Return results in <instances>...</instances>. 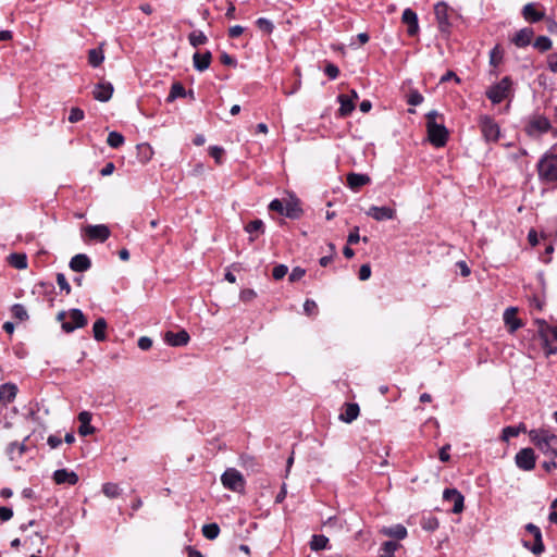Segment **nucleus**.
Listing matches in <instances>:
<instances>
[{"label": "nucleus", "mask_w": 557, "mask_h": 557, "mask_svg": "<svg viewBox=\"0 0 557 557\" xmlns=\"http://www.w3.org/2000/svg\"><path fill=\"white\" fill-rule=\"evenodd\" d=\"M185 96V88L181 83H174L171 87L170 94L168 96V101L171 102L176 98H181Z\"/></svg>", "instance_id": "58836bf2"}, {"label": "nucleus", "mask_w": 557, "mask_h": 557, "mask_svg": "<svg viewBox=\"0 0 557 557\" xmlns=\"http://www.w3.org/2000/svg\"><path fill=\"white\" fill-rule=\"evenodd\" d=\"M13 517V510L8 507L0 506V520L8 521Z\"/></svg>", "instance_id": "052dcab7"}, {"label": "nucleus", "mask_w": 557, "mask_h": 557, "mask_svg": "<svg viewBox=\"0 0 557 557\" xmlns=\"http://www.w3.org/2000/svg\"><path fill=\"white\" fill-rule=\"evenodd\" d=\"M327 543H329V539L326 536L321 535V534H315L312 536V539L310 541V548L312 550H321V549L326 548Z\"/></svg>", "instance_id": "f704fd0d"}, {"label": "nucleus", "mask_w": 557, "mask_h": 557, "mask_svg": "<svg viewBox=\"0 0 557 557\" xmlns=\"http://www.w3.org/2000/svg\"><path fill=\"white\" fill-rule=\"evenodd\" d=\"M324 73L331 79H335L339 75V69L335 64H333V63H327L325 69H324Z\"/></svg>", "instance_id": "6e6d98bb"}, {"label": "nucleus", "mask_w": 557, "mask_h": 557, "mask_svg": "<svg viewBox=\"0 0 557 557\" xmlns=\"http://www.w3.org/2000/svg\"><path fill=\"white\" fill-rule=\"evenodd\" d=\"M338 101L341 103L338 111L342 116H347L354 111L355 103L352 102V99H350L348 96L339 95Z\"/></svg>", "instance_id": "2f4dec72"}, {"label": "nucleus", "mask_w": 557, "mask_h": 557, "mask_svg": "<svg viewBox=\"0 0 557 557\" xmlns=\"http://www.w3.org/2000/svg\"><path fill=\"white\" fill-rule=\"evenodd\" d=\"M57 320L61 322L62 329L66 333L84 327L87 324V319L79 309H72L69 312L60 311Z\"/></svg>", "instance_id": "7ed1b4c3"}, {"label": "nucleus", "mask_w": 557, "mask_h": 557, "mask_svg": "<svg viewBox=\"0 0 557 557\" xmlns=\"http://www.w3.org/2000/svg\"><path fill=\"white\" fill-rule=\"evenodd\" d=\"M525 530L531 533L534 537V544L532 547H530V549L539 555L541 553L544 552V544H543V541H542V533H541V530L539 527H536L535 524L533 523H528L525 525Z\"/></svg>", "instance_id": "a211bd4d"}, {"label": "nucleus", "mask_w": 557, "mask_h": 557, "mask_svg": "<svg viewBox=\"0 0 557 557\" xmlns=\"http://www.w3.org/2000/svg\"><path fill=\"white\" fill-rule=\"evenodd\" d=\"M444 500L453 502V512L459 513L463 510V496L455 488H446L443 493Z\"/></svg>", "instance_id": "2eb2a0df"}, {"label": "nucleus", "mask_w": 557, "mask_h": 557, "mask_svg": "<svg viewBox=\"0 0 557 557\" xmlns=\"http://www.w3.org/2000/svg\"><path fill=\"white\" fill-rule=\"evenodd\" d=\"M57 283H58L59 287L61 288V290H64L66 295H69L71 293V286L63 273L57 274Z\"/></svg>", "instance_id": "3c124183"}, {"label": "nucleus", "mask_w": 557, "mask_h": 557, "mask_svg": "<svg viewBox=\"0 0 557 557\" xmlns=\"http://www.w3.org/2000/svg\"><path fill=\"white\" fill-rule=\"evenodd\" d=\"M53 480L57 484L75 485L78 482V475L67 469H59L53 473Z\"/></svg>", "instance_id": "f3484780"}, {"label": "nucleus", "mask_w": 557, "mask_h": 557, "mask_svg": "<svg viewBox=\"0 0 557 557\" xmlns=\"http://www.w3.org/2000/svg\"><path fill=\"white\" fill-rule=\"evenodd\" d=\"M91 267L90 259L84 255L78 253L74 256L70 261V268L75 272H85Z\"/></svg>", "instance_id": "b1692460"}, {"label": "nucleus", "mask_w": 557, "mask_h": 557, "mask_svg": "<svg viewBox=\"0 0 557 557\" xmlns=\"http://www.w3.org/2000/svg\"><path fill=\"white\" fill-rule=\"evenodd\" d=\"M371 178L367 174L349 173L347 175V185L352 190H358L364 185H368Z\"/></svg>", "instance_id": "393cba45"}, {"label": "nucleus", "mask_w": 557, "mask_h": 557, "mask_svg": "<svg viewBox=\"0 0 557 557\" xmlns=\"http://www.w3.org/2000/svg\"><path fill=\"white\" fill-rule=\"evenodd\" d=\"M189 338H190L189 334L185 330H182L177 333L169 331L164 335L165 342L169 345L174 346V347L187 345L189 342Z\"/></svg>", "instance_id": "dca6fc26"}, {"label": "nucleus", "mask_w": 557, "mask_h": 557, "mask_svg": "<svg viewBox=\"0 0 557 557\" xmlns=\"http://www.w3.org/2000/svg\"><path fill=\"white\" fill-rule=\"evenodd\" d=\"M371 276V268L369 264H362L359 269V278L366 281Z\"/></svg>", "instance_id": "bf43d9fd"}, {"label": "nucleus", "mask_w": 557, "mask_h": 557, "mask_svg": "<svg viewBox=\"0 0 557 557\" xmlns=\"http://www.w3.org/2000/svg\"><path fill=\"white\" fill-rule=\"evenodd\" d=\"M202 534L208 540H215L220 534V528L216 523H209L202 527Z\"/></svg>", "instance_id": "e433bc0d"}, {"label": "nucleus", "mask_w": 557, "mask_h": 557, "mask_svg": "<svg viewBox=\"0 0 557 557\" xmlns=\"http://www.w3.org/2000/svg\"><path fill=\"white\" fill-rule=\"evenodd\" d=\"M552 47V40L546 36H540L534 41V48L539 49L540 51H547Z\"/></svg>", "instance_id": "37998d69"}, {"label": "nucleus", "mask_w": 557, "mask_h": 557, "mask_svg": "<svg viewBox=\"0 0 557 557\" xmlns=\"http://www.w3.org/2000/svg\"><path fill=\"white\" fill-rule=\"evenodd\" d=\"M512 88L510 77L505 76L499 83L491 86L486 91V97L494 103H500L509 97Z\"/></svg>", "instance_id": "39448f33"}, {"label": "nucleus", "mask_w": 557, "mask_h": 557, "mask_svg": "<svg viewBox=\"0 0 557 557\" xmlns=\"http://www.w3.org/2000/svg\"><path fill=\"white\" fill-rule=\"evenodd\" d=\"M112 94H113V86L110 83H99L98 85H96V87L92 91L94 98L101 102H106V101L110 100L112 97Z\"/></svg>", "instance_id": "412c9836"}, {"label": "nucleus", "mask_w": 557, "mask_h": 557, "mask_svg": "<svg viewBox=\"0 0 557 557\" xmlns=\"http://www.w3.org/2000/svg\"><path fill=\"white\" fill-rule=\"evenodd\" d=\"M211 60H212V54L210 51H206L203 53L196 52L193 55L194 67L199 72H203V71L208 70L211 64Z\"/></svg>", "instance_id": "5701e85b"}, {"label": "nucleus", "mask_w": 557, "mask_h": 557, "mask_svg": "<svg viewBox=\"0 0 557 557\" xmlns=\"http://www.w3.org/2000/svg\"><path fill=\"white\" fill-rule=\"evenodd\" d=\"M269 209H270L271 211H275V212H278V213H281V214H284V212H285V211H284V209H285V205H284L281 200H278V199H274V200H272V201L270 202V205H269Z\"/></svg>", "instance_id": "4d7b16f0"}, {"label": "nucleus", "mask_w": 557, "mask_h": 557, "mask_svg": "<svg viewBox=\"0 0 557 557\" xmlns=\"http://www.w3.org/2000/svg\"><path fill=\"white\" fill-rule=\"evenodd\" d=\"M503 60V51L499 46H495L490 52V63L493 66H497L500 64Z\"/></svg>", "instance_id": "79ce46f5"}, {"label": "nucleus", "mask_w": 557, "mask_h": 557, "mask_svg": "<svg viewBox=\"0 0 557 557\" xmlns=\"http://www.w3.org/2000/svg\"><path fill=\"white\" fill-rule=\"evenodd\" d=\"M523 18L529 23H536L545 17L544 7L540 3H527L521 11Z\"/></svg>", "instance_id": "9d476101"}, {"label": "nucleus", "mask_w": 557, "mask_h": 557, "mask_svg": "<svg viewBox=\"0 0 557 557\" xmlns=\"http://www.w3.org/2000/svg\"><path fill=\"white\" fill-rule=\"evenodd\" d=\"M189 44L193 47L205 45L208 41L207 36L201 30H194L188 35Z\"/></svg>", "instance_id": "c9c22d12"}, {"label": "nucleus", "mask_w": 557, "mask_h": 557, "mask_svg": "<svg viewBox=\"0 0 557 557\" xmlns=\"http://www.w3.org/2000/svg\"><path fill=\"white\" fill-rule=\"evenodd\" d=\"M91 418L92 416L89 411H82L78 413V421L81 423L78 434L81 436H87L95 433L96 429L90 425Z\"/></svg>", "instance_id": "6ab92c4d"}, {"label": "nucleus", "mask_w": 557, "mask_h": 557, "mask_svg": "<svg viewBox=\"0 0 557 557\" xmlns=\"http://www.w3.org/2000/svg\"><path fill=\"white\" fill-rule=\"evenodd\" d=\"M220 60H221L222 64H224V65H228V66L236 65V60L233 57H231L230 54H227L226 52L221 54Z\"/></svg>", "instance_id": "0e129e2a"}, {"label": "nucleus", "mask_w": 557, "mask_h": 557, "mask_svg": "<svg viewBox=\"0 0 557 557\" xmlns=\"http://www.w3.org/2000/svg\"><path fill=\"white\" fill-rule=\"evenodd\" d=\"M360 240L359 227H355L348 235L347 242L349 245L357 244Z\"/></svg>", "instance_id": "680f3d73"}, {"label": "nucleus", "mask_w": 557, "mask_h": 557, "mask_svg": "<svg viewBox=\"0 0 557 557\" xmlns=\"http://www.w3.org/2000/svg\"><path fill=\"white\" fill-rule=\"evenodd\" d=\"M17 394V387L14 384L5 383L0 386V400L9 404L14 400Z\"/></svg>", "instance_id": "cd10ccee"}, {"label": "nucleus", "mask_w": 557, "mask_h": 557, "mask_svg": "<svg viewBox=\"0 0 557 557\" xmlns=\"http://www.w3.org/2000/svg\"><path fill=\"white\" fill-rule=\"evenodd\" d=\"M152 346V341L149 337L143 336L138 339V347L143 350H148Z\"/></svg>", "instance_id": "69168bd1"}, {"label": "nucleus", "mask_w": 557, "mask_h": 557, "mask_svg": "<svg viewBox=\"0 0 557 557\" xmlns=\"http://www.w3.org/2000/svg\"><path fill=\"white\" fill-rule=\"evenodd\" d=\"M258 28L267 34H270L272 33L273 28H274V25L273 23L265 18V17H260L257 20L256 22Z\"/></svg>", "instance_id": "49530a36"}, {"label": "nucleus", "mask_w": 557, "mask_h": 557, "mask_svg": "<svg viewBox=\"0 0 557 557\" xmlns=\"http://www.w3.org/2000/svg\"><path fill=\"white\" fill-rule=\"evenodd\" d=\"M380 532L385 536L395 537L397 540H404L407 536V529L403 524L384 527Z\"/></svg>", "instance_id": "bb28decb"}, {"label": "nucleus", "mask_w": 557, "mask_h": 557, "mask_svg": "<svg viewBox=\"0 0 557 557\" xmlns=\"http://www.w3.org/2000/svg\"><path fill=\"white\" fill-rule=\"evenodd\" d=\"M534 32L530 27H524L516 33L511 41L519 48L525 47L531 42Z\"/></svg>", "instance_id": "a878e982"}, {"label": "nucleus", "mask_w": 557, "mask_h": 557, "mask_svg": "<svg viewBox=\"0 0 557 557\" xmlns=\"http://www.w3.org/2000/svg\"><path fill=\"white\" fill-rule=\"evenodd\" d=\"M516 465L523 471H531L535 467V453L532 448H522L515 456Z\"/></svg>", "instance_id": "6e6552de"}, {"label": "nucleus", "mask_w": 557, "mask_h": 557, "mask_svg": "<svg viewBox=\"0 0 557 557\" xmlns=\"http://www.w3.org/2000/svg\"><path fill=\"white\" fill-rule=\"evenodd\" d=\"M401 21L407 25V33L409 36H414L419 32L418 16L411 9H406L403 12Z\"/></svg>", "instance_id": "4468645a"}, {"label": "nucleus", "mask_w": 557, "mask_h": 557, "mask_svg": "<svg viewBox=\"0 0 557 557\" xmlns=\"http://www.w3.org/2000/svg\"><path fill=\"white\" fill-rule=\"evenodd\" d=\"M530 441L546 457L550 459L557 458V435L546 429H533L528 432Z\"/></svg>", "instance_id": "f257e3e1"}, {"label": "nucleus", "mask_w": 557, "mask_h": 557, "mask_svg": "<svg viewBox=\"0 0 557 557\" xmlns=\"http://www.w3.org/2000/svg\"><path fill=\"white\" fill-rule=\"evenodd\" d=\"M288 272V268L285 264H278L273 268L272 276L274 280H282Z\"/></svg>", "instance_id": "8fccbe9b"}, {"label": "nucleus", "mask_w": 557, "mask_h": 557, "mask_svg": "<svg viewBox=\"0 0 557 557\" xmlns=\"http://www.w3.org/2000/svg\"><path fill=\"white\" fill-rule=\"evenodd\" d=\"M438 113L433 110L426 114L428 137L435 147H443L448 139V131L442 123H437Z\"/></svg>", "instance_id": "f03ea898"}, {"label": "nucleus", "mask_w": 557, "mask_h": 557, "mask_svg": "<svg viewBox=\"0 0 557 557\" xmlns=\"http://www.w3.org/2000/svg\"><path fill=\"white\" fill-rule=\"evenodd\" d=\"M480 127L487 141L498 140L500 134L499 126L492 117L487 115L482 116L480 119Z\"/></svg>", "instance_id": "1a4fd4ad"}, {"label": "nucleus", "mask_w": 557, "mask_h": 557, "mask_svg": "<svg viewBox=\"0 0 557 557\" xmlns=\"http://www.w3.org/2000/svg\"><path fill=\"white\" fill-rule=\"evenodd\" d=\"M209 153L215 160L216 163H221L222 157L224 154V149L218 146H212L209 148Z\"/></svg>", "instance_id": "5fc2aeb1"}, {"label": "nucleus", "mask_w": 557, "mask_h": 557, "mask_svg": "<svg viewBox=\"0 0 557 557\" xmlns=\"http://www.w3.org/2000/svg\"><path fill=\"white\" fill-rule=\"evenodd\" d=\"M539 176L546 182H557V154H545L537 164Z\"/></svg>", "instance_id": "20e7f679"}, {"label": "nucleus", "mask_w": 557, "mask_h": 557, "mask_svg": "<svg viewBox=\"0 0 557 557\" xmlns=\"http://www.w3.org/2000/svg\"><path fill=\"white\" fill-rule=\"evenodd\" d=\"M434 13L441 28L448 25V8L445 3H437Z\"/></svg>", "instance_id": "c756f323"}, {"label": "nucleus", "mask_w": 557, "mask_h": 557, "mask_svg": "<svg viewBox=\"0 0 557 557\" xmlns=\"http://www.w3.org/2000/svg\"><path fill=\"white\" fill-rule=\"evenodd\" d=\"M504 322L508 326L510 333L516 332L522 326L521 320L517 318V309L512 307L505 310Z\"/></svg>", "instance_id": "4be33fe9"}, {"label": "nucleus", "mask_w": 557, "mask_h": 557, "mask_svg": "<svg viewBox=\"0 0 557 557\" xmlns=\"http://www.w3.org/2000/svg\"><path fill=\"white\" fill-rule=\"evenodd\" d=\"M520 433H527V426L524 423H519L518 425H509L503 429L502 440L508 442L510 437H516Z\"/></svg>", "instance_id": "c85d7f7f"}, {"label": "nucleus", "mask_w": 557, "mask_h": 557, "mask_svg": "<svg viewBox=\"0 0 557 557\" xmlns=\"http://www.w3.org/2000/svg\"><path fill=\"white\" fill-rule=\"evenodd\" d=\"M539 333L543 341L546 355L555 354L557 351V327L549 326L545 322H542Z\"/></svg>", "instance_id": "423d86ee"}, {"label": "nucleus", "mask_w": 557, "mask_h": 557, "mask_svg": "<svg viewBox=\"0 0 557 557\" xmlns=\"http://www.w3.org/2000/svg\"><path fill=\"white\" fill-rule=\"evenodd\" d=\"M8 262L11 267L18 269V270H24L27 268V257L25 253H17V252L11 253L8 257Z\"/></svg>", "instance_id": "7c9ffc66"}, {"label": "nucleus", "mask_w": 557, "mask_h": 557, "mask_svg": "<svg viewBox=\"0 0 557 557\" xmlns=\"http://www.w3.org/2000/svg\"><path fill=\"white\" fill-rule=\"evenodd\" d=\"M221 481L225 488H228L233 492H240L245 485L242 473L234 468L227 469L222 474Z\"/></svg>", "instance_id": "0eeeda50"}, {"label": "nucleus", "mask_w": 557, "mask_h": 557, "mask_svg": "<svg viewBox=\"0 0 557 557\" xmlns=\"http://www.w3.org/2000/svg\"><path fill=\"white\" fill-rule=\"evenodd\" d=\"M304 311L308 315H314L318 312V306L314 300L307 299L304 304Z\"/></svg>", "instance_id": "864d4df0"}, {"label": "nucleus", "mask_w": 557, "mask_h": 557, "mask_svg": "<svg viewBox=\"0 0 557 557\" xmlns=\"http://www.w3.org/2000/svg\"><path fill=\"white\" fill-rule=\"evenodd\" d=\"M12 313L16 319L21 321L26 320L28 318L26 309L24 308V306L20 304H16L12 307Z\"/></svg>", "instance_id": "09e8293b"}, {"label": "nucleus", "mask_w": 557, "mask_h": 557, "mask_svg": "<svg viewBox=\"0 0 557 557\" xmlns=\"http://www.w3.org/2000/svg\"><path fill=\"white\" fill-rule=\"evenodd\" d=\"M245 231L250 235L253 233H263V222L261 220H253L245 226Z\"/></svg>", "instance_id": "c03bdc74"}, {"label": "nucleus", "mask_w": 557, "mask_h": 557, "mask_svg": "<svg viewBox=\"0 0 557 557\" xmlns=\"http://www.w3.org/2000/svg\"><path fill=\"white\" fill-rule=\"evenodd\" d=\"M284 211H285L284 214L287 218H292V219L298 218L301 213V209L297 205L292 203V202H288L285 205Z\"/></svg>", "instance_id": "a18cd8bd"}, {"label": "nucleus", "mask_w": 557, "mask_h": 557, "mask_svg": "<svg viewBox=\"0 0 557 557\" xmlns=\"http://www.w3.org/2000/svg\"><path fill=\"white\" fill-rule=\"evenodd\" d=\"M306 274V270L300 268V267H296L292 270L289 276H288V280L289 282H297V281H300Z\"/></svg>", "instance_id": "603ef678"}, {"label": "nucleus", "mask_w": 557, "mask_h": 557, "mask_svg": "<svg viewBox=\"0 0 557 557\" xmlns=\"http://www.w3.org/2000/svg\"><path fill=\"white\" fill-rule=\"evenodd\" d=\"M103 59V51L100 48L89 50L88 62L91 66H99L102 63Z\"/></svg>", "instance_id": "72a5a7b5"}, {"label": "nucleus", "mask_w": 557, "mask_h": 557, "mask_svg": "<svg viewBox=\"0 0 557 557\" xmlns=\"http://www.w3.org/2000/svg\"><path fill=\"white\" fill-rule=\"evenodd\" d=\"M102 492L109 498H116L120 495L121 490L115 483H106L102 486Z\"/></svg>", "instance_id": "a19ab883"}, {"label": "nucleus", "mask_w": 557, "mask_h": 557, "mask_svg": "<svg viewBox=\"0 0 557 557\" xmlns=\"http://www.w3.org/2000/svg\"><path fill=\"white\" fill-rule=\"evenodd\" d=\"M107 322L103 318H99L92 326L94 337L98 342L106 339Z\"/></svg>", "instance_id": "473e14b6"}, {"label": "nucleus", "mask_w": 557, "mask_h": 557, "mask_svg": "<svg viewBox=\"0 0 557 557\" xmlns=\"http://www.w3.org/2000/svg\"><path fill=\"white\" fill-rule=\"evenodd\" d=\"M107 143L111 148H119L124 144V137L117 132H110L107 138Z\"/></svg>", "instance_id": "ea45409f"}, {"label": "nucleus", "mask_w": 557, "mask_h": 557, "mask_svg": "<svg viewBox=\"0 0 557 557\" xmlns=\"http://www.w3.org/2000/svg\"><path fill=\"white\" fill-rule=\"evenodd\" d=\"M399 544L394 541H387L382 546V553L380 557H395L394 553L399 548Z\"/></svg>", "instance_id": "4c0bfd02"}, {"label": "nucleus", "mask_w": 557, "mask_h": 557, "mask_svg": "<svg viewBox=\"0 0 557 557\" xmlns=\"http://www.w3.org/2000/svg\"><path fill=\"white\" fill-rule=\"evenodd\" d=\"M550 509H552V511H550V513L548 516V520L552 523L557 524V498L552 503Z\"/></svg>", "instance_id": "774afa93"}, {"label": "nucleus", "mask_w": 557, "mask_h": 557, "mask_svg": "<svg viewBox=\"0 0 557 557\" xmlns=\"http://www.w3.org/2000/svg\"><path fill=\"white\" fill-rule=\"evenodd\" d=\"M423 101V97L422 95H420L419 92H411L410 96H409V99H408V102L411 104V106H418L420 104L421 102Z\"/></svg>", "instance_id": "338daca9"}, {"label": "nucleus", "mask_w": 557, "mask_h": 557, "mask_svg": "<svg viewBox=\"0 0 557 557\" xmlns=\"http://www.w3.org/2000/svg\"><path fill=\"white\" fill-rule=\"evenodd\" d=\"M367 215L375 221L393 220L396 216V211L391 207L372 206L367 211Z\"/></svg>", "instance_id": "f8f14e48"}, {"label": "nucleus", "mask_w": 557, "mask_h": 557, "mask_svg": "<svg viewBox=\"0 0 557 557\" xmlns=\"http://www.w3.org/2000/svg\"><path fill=\"white\" fill-rule=\"evenodd\" d=\"M547 64H548V69L552 72L557 73V53H553V54L548 55Z\"/></svg>", "instance_id": "e2e57ef3"}, {"label": "nucleus", "mask_w": 557, "mask_h": 557, "mask_svg": "<svg viewBox=\"0 0 557 557\" xmlns=\"http://www.w3.org/2000/svg\"><path fill=\"white\" fill-rule=\"evenodd\" d=\"M360 412V408L356 403H347L344 405L343 411L339 414V420L345 423H351L355 421Z\"/></svg>", "instance_id": "aec40b11"}, {"label": "nucleus", "mask_w": 557, "mask_h": 557, "mask_svg": "<svg viewBox=\"0 0 557 557\" xmlns=\"http://www.w3.org/2000/svg\"><path fill=\"white\" fill-rule=\"evenodd\" d=\"M256 297V292L253 289H244L240 292L239 298L240 300L248 302L251 301Z\"/></svg>", "instance_id": "13d9d810"}, {"label": "nucleus", "mask_w": 557, "mask_h": 557, "mask_svg": "<svg viewBox=\"0 0 557 557\" xmlns=\"http://www.w3.org/2000/svg\"><path fill=\"white\" fill-rule=\"evenodd\" d=\"M549 129L550 122L543 115L533 116L527 126V132L531 136H539L541 134L547 133Z\"/></svg>", "instance_id": "9b49d317"}, {"label": "nucleus", "mask_w": 557, "mask_h": 557, "mask_svg": "<svg viewBox=\"0 0 557 557\" xmlns=\"http://www.w3.org/2000/svg\"><path fill=\"white\" fill-rule=\"evenodd\" d=\"M85 233L90 239L99 240L101 243L106 242L111 234L109 227L103 224L89 225L85 228Z\"/></svg>", "instance_id": "ddd939ff"}, {"label": "nucleus", "mask_w": 557, "mask_h": 557, "mask_svg": "<svg viewBox=\"0 0 557 557\" xmlns=\"http://www.w3.org/2000/svg\"><path fill=\"white\" fill-rule=\"evenodd\" d=\"M84 116H85L84 111L81 108L74 107L70 111L69 122L70 123L79 122L84 119Z\"/></svg>", "instance_id": "de8ad7c7"}]
</instances>
